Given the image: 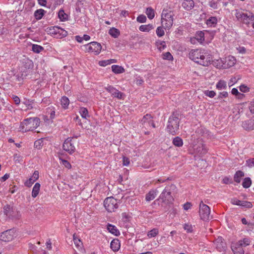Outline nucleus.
Returning <instances> with one entry per match:
<instances>
[{"mask_svg": "<svg viewBox=\"0 0 254 254\" xmlns=\"http://www.w3.org/2000/svg\"><path fill=\"white\" fill-rule=\"evenodd\" d=\"M164 60H171L173 59V56L170 52H166L163 55Z\"/></svg>", "mask_w": 254, "mask_h": 254, "instance_id": "nucleus-50", "label": "nucleus"}, {"mask_svg": "<svg viewBox=\"0 0 254 254\" xmlns=\"http://www.w3.org/2000/svg\"><path fill=\"white\" fill-rule=\"evenodd\" d=\"M224 59V68H228L233 66L236 63V60L234 57L232 56H229Z\"/></svg>", "mask_w": 254, "mask_h": 254, "instance_id": "nucleus-14", "label": "nucleus"}, {"mask_svg": "<svg viewBox=\"0 0 254 254\" xmlns=\"http://www.w3.org/2000/svg\"><path fill=\"white\" fill-rule=\"evenodd\" d=\"M231 249L234 254H244V250L241 243L239 242L235 243H232Z\"/></svg>", "mask_w": 254, "mask_h": 254, "instance_id": "nucleus-15", "label": "nucleus"}, {"mask_svg": "<svg viewBox=\"0 0 254 254\" xmlns=\"http://www.w3.org/2000/svg\"><path fill=\"white\" fill-rule=\"evenodd\" d=\"M173 143L175 146L180 147L183 146V141L181 137L176 136L174 138L173 140Z\"/></svg>", "mask_w": 254, "mask_h": 254, "instance_id": "nucleus-27", "label": "nucleus"}, {"mask_svg": "<svg viewBox=\"0 0 254 254\" xmlns=\"http://www.w3.org/2000/svg\"><path fill=\"white\" fill-rule=\"evenodd\" d=\"M62 163H63V164L67 168H70L71 166L70 165V164L67 161V160H62Z\"/></svg>", "mask_w": 254, "mask_h": 254, "instance_id": "nucleus-58", "label": "nucleus"}, {"mask_svg": "<svg viewBox=\"0 0 254 254\" xmlns=\"http://www.w3.org/2000/svg\"><path fill=\"white\" fill-rule=\"evenodd\" d=\"M252 184L251 180L250 178H246L242 183V186L245 188H248Z\"/></svg>", "mask_w": 254, "mask_h": 254, "instance_id": "nucleus-40", "label": "nucleus"}, {"mask_svg": "<svg viewBox=\"0 0 254 254\" xmlns=\"http://www.w3.org/2000/svg\"><path fill=\"white\" fill-rule=\"evenodd\" d=\"M189 58L194 62L207 66L211 64L212 56L203 50H192L189 53Z\"/></svg>", "mask_w": 254, "mask_h": 254, "instance_id": "nucleus-1", "label": "nucleus"}, {"mask_svg": "<svg viewBox=\"0 0 254 254\" xmlns=\"http://www.w3.org/2000/svg\"><path fill=\"white\" fill-rule=\"evenodd\" d=\"M3 212L4 214L9 218H10L11 216H13V213H14V211L10 205H6L4 206L3 207Z\"/></svg>", "mask_w": 254, "mask_h": 254, "instance_id": "nucleus-21", "label": "nucleus"}, {"mask_svg": "<svg viewBox=\"0 0 254 254\" xmlns=\"http://www.w3.org/2000/svg\"><path fill=\"white\" fill-rule=\"evenodd\" d=\"M41 185L39 183H36L33 188L32 196L35 198L39 194Z\"/></svg>", "mask_w": 254, "mask_h": 254, "instance_id": "nucleus-23", "label": "nucleus"}, {"mask_svg": "<svg viewBox=\"0 0 254 254\" xmlns=\"http://www.w3.org/2000/svg\"><path fill=\"white\" fill-rule=\"evenodd\" d=\"M180 120L174 116H171L168 120L167 127V131L171 134L175 135L177 133L179 130Z\"/></svg>", "mask_w": 254, "mask_h": 254, "instance_id": "nucleus-5", "label": "nucleus"}, {"mask_svg": "<svg viewBox=\"0 0 254 254\" xmlns=\"http://www.w3.org/2000/svg\"><path fill=\"white\" fill-rule=\"evenodd\" d=\"M194 3L193 0H184L182 6L186 10H190L194 7Z\"/></svg>", "mask_w": 254, "mask_h": 254, "instance_id": "nucleus-17", "label": "nucleus"}, {"mask_svg": "<svg viewBox=\"0 0 254 254\" xmlns=\"http://www.w3.org/2000/svg\"><path fill=\"white\" fill-rule=\"evenodd\" d=\"M59 18L62 20H65L67 18V15L66 14L63 10H60L58 13Z\"/></svg>", "mask_w": 254, "mask_h": 254, "instance_id": "nucleus-42", "label": "nucleus"}, {"mask_svg": "<svg viewBox=\"0 0 254 254\" xmlns=\"http://www.w3.org/2000/svg\"><path fill=\"white\" fill-rule=\"evenodd\" d=\"M32 51L36 53H39L44 50V48L40 45L33 44L32 48Z\"/></svg>", "mask_w": 254, "mask_h": 254, "instance_id": "nucleus-38", "label": "nucleus"}, {"mask_svg": "<svg viewBox=\"0 0 254 254\" xmlns=\"http://www.w3.org/2000/svg\"><path fill=\"white\" fill-rule=\"evenodd\" d=\"M228 96V93L226 91L220 92L217 96V99L221 100L223 98H227Z\"/></svg>", "mask_w": 254, "mask_h": 254, "instance_id": "nucleus-44", "label": "nucleus"}, {"mask_svg": "<svg viewBox=\"0 0 254 254\" xmlns=\"http://www.w3.org/2000/svg\"><path fill=\"white\" fill-rule=\"evenodd\" d=\"M191 204L190 202H188L184 204V209L185 210H188L191 208Z\"/></svg>", "mask_w": 254, "mask_h": 254, "instance_id": "nucleus-62", "label": "nucleus"}, {"mask_svg": "<svg viewBox=\"0 0 254 254\" xmlns=\"http://www.w3.org/2000/svg\"><path fill=\"white\" fill-rule=\"evenodd\" d=\"M174 14L171 10L163 9L161 14V25L165 29L169 30L173 24Z\"/></svg>", "mask_w": 254, "mask_h": 254, "instance_id": "nucleus-3", "label": "nucleus"}, {"mask_svg": "<svg viewBox=\"0 0 254 254\" xmlns=\"http://www.w3.org/2000/svg\"><path fill=\"white\" fill-rule=\"evenodd\" d=\"M45 13V10L42 9H38L35 11L34 16L37 19H41Z\"/></svg>", "mask_w": 254, "mask_h": 254, "instance_id": "nucleus-32", "label": "nucleus"}, {"mask_svg": "<svg viewBox=\"0 0 254 254\" xmlns=\"http://www.w3.org/2000/svg\"><path fill=\"white\" fill-rule=\"evenodd\" d=\"M141 122H142V124H144L146 123L150 124V122H152V117L151 115L149 114H146L142 119Z\"/></svg>", "mask_w": 254, "mask_h": 254, "instance_id": "nucleus-39", "label": "nucleus"}, {"mask_svg": "<svg viewBox=\"0 0 254 254\" xmlns=\"http://www.w3.org/2000/svg\"><path fill=\"white\" fill-rule=\"evenodd\" d=\"M13 216H11L10 218L12 219H18L21 217V214L18 211H14V213H13Z\"/></svg>", "mask_w": 254, "mask_h": 254, "instance_id": "nucleus-52", "label": "nucleus"}, {"mask_svg": "<svg viewBox=\"0 0 254 254\" xmlns=\"http://www.w3.org/2000/svg\"><path fill=\"white\" fill-rule=\"evenodd\" d=\"M212 64L215 67L217 68H224L225 64H224V59H215L211 61V64Z\"/></svg>", "mask_w": 254, "mask_h": 254, "instance_id": "nucleus-18", "label": "nucleus"}, {"mask_svg": "<svg viewBox=\"0 0 254 254\" xmlns=\"http://www.w3.org/2000/svg\"><path fill=\"white\" fill-rule=\"evenodd\" d=\"M56 30H57V34L59 35V36H60V38L62 37H64L66 36V35H67V31L59 27L56 28Z\"/></svg>", "mask_w": 254, "mask_h": 254, "instance_id": "nucleus-35", "label": "nucleus"}, {"mask_svg": "<svg viewBox=\"0 0 254 254\" xmlns=\"http://www.w3.org/2000/svg\"><path fill=\"white\" fill-rule=\"evenodd\" d=\"M249 109L251 113L254 114V100L251 102Z\"/></svg>", "mask_w": 254, "mask_h": 254, "instance_id": "nucleus-63", "label": "nucleus"}, {"mask_svg": "<svg viewBox=\"0 0 254 254\" xmlns=\"http://www.w3.org/2000/svg\"><path fill=\"white\" fill-rule=\"evenodd\" d=\"M235 15L239 21L246 24L254 20V15L250 13L248 14L241 11H237Z\"/></svg>", "mask_w": 254, "mask_h": 254, "instance_id": "nucleus-8", "label": "nucleus"}, {"mask_svg": "<svg viewBox=\"0 0 254 254\" xmlns=\"http://www.w3.org/2000/svg\"><path fill=\"white\" fill-rule=\"evenodd\" d=\"M107 229L112 234L115 236H119L120 235V232L116 226L112 224H108L107 225Z\"/></svg>", "mask_w": 254, "mask_h": 254, "instance_id": "nucleus-22", "label": "nucleus"}, {"mask_svg": "<svg viewBox=\"0 0 254 254\" xmlns=\"http://www.w3.org/2000/svg\"><path fill=\"white\" fill-rule=\"evenodd\" d=\"M227 87V83L223 80H219L216 85V88L219 90L226 89Z\"/></svg>", "mask_w": 254, "mask_h": 254, "instance_id": "nucleus-24", "label": "nucleus"}, {"mask_svg": "<svg viewBox=\"0 0 254 254\" xmlns=\"http://www.w3.org/2000/svg\"><path fill=\"white\" fill-rule=\"evenodd\" d=\"M110 247L114 252H117L120 248V242L118 239H113L110 245Z\"/></svg>", "mask_w": 254, "mask_h": 254, "instance_id": "nucleus-20", "label": "nucleus"}, {"mask_svg": "<svg viewBox=\"0 0 254 254\" xmlns=\"http://www.w3.org/2000/svg\"><path fill=\"white\" fill-rule=\"evenodd\" d=\"M231 202V203L233 204H234V205H237L240 206V204H242L241 203V200H238L237 198H233V199H232Z\"/></svg>", "mask_w": 254, "mask_h": 254, "instance_id": "nucleus-55", "label": "nucleus"}, {"mask_svg": "<svg viewBox=\"0 0 254 254\" xmlns=\"http://www.w3.org/2000/svg\"><path fill=\"white\" fill-rule=\"evenodd\" d=\"M155 45L159 51H162L166 47V43L164 41L158 40L156 42Z\"/></svg>", "mask_w": 254, "mask_h": 254, "instance_id": "nucleus-28", "label": "nucleus"}, {"mask_svg": "<svg viewBox=\"0 0 254 254\" xmlns=\"http://www.w3.org/2000/svg\"><path fill=\"white\" fill-rule=\"evenodd\" d=\"M41 142L42 141L40 140L36 141L34 143L35 147L38 149H40L42 146Z\"/></svg>", "mask_w": 254, "mask_h": 254, "instance_id": "nucleus-61", "label": "nucleus"}, {"mask_svg": "<svg viewBox=\"0 0 254 254\" xmlns=\"http://www.w3.org/2000/svg\"><path fill=\"white\" fill-rule=\"evenodd\" d=\"M217 23V19L216 17L211 16L206 21V24L210 27H215Z\"/></svg>", "mask_w": 254, "mask_h": 254, "instance_id": "nucleus-26", "label": "nucleus"}, {"mask_svg": "<svg viewBox=\"0 0 254 254\" xmlns=\"http://www.w3.org/2000/svg\"><path fill=\"white\" fill-rule=\"evenodd\" d=\"M158 192L157 190H150L146 194L145 196V200L147 201H150L154 199Z\"/></svg>", "mask_w": 254, "mask_h": 254, "instance_id": "nucleus-19", "label": "nucleus"}, {"mask_svg": "<svg viewBox=\"0 0 254 254\" xmlns=\"http://www.w3.org/2000/svg\"><path fill=\"white\" fill-rule=\"evenodd\" d=\"M244 176V173L241 171H238L236 172L234 176V181L239 183L241 181L242 177Z\"/></svg>", "mask_w": 254, "mask_h": 254, "instance_id": "nucleus-29", "label": "nucleus"}, {"mask_svg": "<svg viewBox=\"0 0 254 254\" xmlns=\"http://www.w3.org/2000/svg\"><path fill=\"white\" fill-rule=\"evenodd\" d=\"M84 48L85 52L93 53L96 55L99 54L102 49L101 44L96 42H90L84 45Z\"/></svg>", "mask_w": 254, "mask_h": 254, "instance_id": "nucleus-9", "label": "nucleus"}, {"mask_svg": "<svg viewBox=\"0 0 254 254\" xmlns=\"http://www.w3.org/2000/svg\"><path fill=\"white\" fill-rule=\"evenodd\" d=\"M239 243L242 244V246L245 247L248 246L250 244V240L248 238H245L243 240H240L239 241Z\"/></svg>", "mask_w": 254, "mask_h": 254, "instance_id": "nucleus-48", "label": "nucleus"}, {"mask_svg": "<svg viewBox=\"0 0 254 254\" xmlns=\"http://www.w3.org/2000/svg\"><path fill=\"white\" fill-rule=\"evenodd\" d=\"M184 228L188 233H191L193 231L192 225L189 223L185 224L184 225Z\"/></svg>", "mask_w": 254, "mask_h": 254, "instance_id": "nucleus-45", "label": "nucleus"}, {"mask_svg": "<svg viewBox=\"0 0 254 254\" xmlns=\"http://www.w3.org/2000/svg\"><path fill=\"white\" fill-rule=\"evenodd\" d=\"M35 182L39 178V172L38 171H35L32 177L31 178Z\"/></svg>", "mask_w": 254, "mask_h": 254, "instance_id": "nucleus-53", "label": "nucleus"}, {"mask_svg": "<svg viewBox=\"0 0 254 254\" xmlns=\"http://www.w3.org/2000/svg\"><path fill=\"white\" fill-rule=\"evenodd\" d=\"M153 28V27L152 25L151 24H148V25H141L139 29L142 32H149L150 30L152 29Z\"/></svg>", "mask_w": 254, "mask_h": 254, "instance_id": "nucleus-31", "label": "nucleus"}, {"mask_svg": "<svg viewBox=\"0 0 254 254\" xmlns=\"http://www.w3.org/2000/svg\"><path fill=\"white\" fill-rule=\"evenodd\" d=\"M56 28H57V27L55 26L50 28L49 32L51 34L57 35V30H56Z\"/></svg>", "mask_w": 254, "mask_h": 254, "instance_id": "nucleus-60", "label": "nucleus"}, {"mask_svg": "<svg viewBox=\"0 0 254 254\" xmlns=\"http://www.w3.org/2000/svg\"><path fill=\"white\" fill-rule=\"evenodd\" d=\"M112 70L116 74H120L125 72V69L122 66L118 65H113Z\"/></svg>", "mask_w": 254, "mask_h": 254, "instance_id": "nucleus-25", "label": "nucleus"}, {"mask_svg": "<svg viewBox=\"0 0 254 254\" xmlns=\"http://www.w3.org/2000/svg\"><path fill=\"white\" fill-rule=\"evenodd\" d=\"M69 103V101L67 97L64 96L62 98L61 105L64 108L66 109L68 107Z\"/></svg>", "mask_w": 254, "mask_h": 254, "instance_id": "nucleus-36", "label": "nucleus"}, {"mask_svg": "<svg viewBox=\"0 0 254 254\" xmlns=\"http://www.w3.org/2000/svg\"><path fill=\"white\" fill-rule=\"evenodd\" d=\"M145 13L149 19H152L154 17V10L151 7L147 8Z\"/></svg>", "mask_w": 254, "mask_h": 254, "instance_id": "nucleus-33", "label": "nucleus"}, {"mask_svg": "<svg viewBox=\"0 0 254 254\" xmlns=\"http://www.w3.org/2000/svg\"><path fill=\"white\" fill-rule=\"evenodd\" d=\"M193 153L200 157L207 152V149L201 141H198L197 144L193 145Z\"/></svg>", "mask_w": 254, "mask_h": 254, "instance_id": "nucleus-10", "label": "nucleus"}, {"mask_svg": "<svg viewBox=\"0 0 254 254\" xmlns=\"http://www.w3.org/2000/svg\"><path fill=\"white\" fill-rule=\"evenodd\" d=\"M109 61V60H104V61H99V64L102 66H105L107 65L110 64V62Z\"/></svg>", "mask_w": 254, "mask_h": 254, "instance_id": "nucleus-54", "label": "nucleus"}, {"mask_svg": "<svg viewBox=\"0 0 254 254\" xmlns=\"http://www.w3.org/2000/svg\"><path fill=\"white\" fill-rule=\"evenodd\" d=\"M109 33L114 38H117L120 35V32L118 29L113 27L109 30Z\"/></svg>", "mask_w": 254, "mask_h": 254, "instance_id": "nucleus-30", "label": "nucleus"}, {"mask_svg": "<svg viewBox=\"0 0 254 254\" xmlns=\"http://www.w3.org/2000/svg\"><path fill=\"white\" fill-rule=\"evenodd\" d=\"M34 182L32 179L30 178L25 182V185L28 187H30Z\"/></svg>", "mask_w": 254, "mask_h": 254, "instance_id": "nucleus-56", "label": "nucleus"}, {"mask_svg": "<svg viewBox=\"0 0 254 254\" xmlns=\"http://www.w3.org/2000/svg\"><path fill=\"white\" fill-rule=\"evenodd\" d=\"M130 164L129 159L127 157L124 156L123 158V164L124 166H127Z\"/></svg>", "mask_w": 254, "mask_h": 254, "instance_id": "nucleus-51", "label": "nucleus"}, {"mask_svg": "<svg viewBox=\"0 0 254 254\" xmlns=\"http://www.w3.org/2000/svg\"><path fill=\"white\" fill-rule=\"evenodd\" d=\"M39 124L40 120L38 118H28L21 123L20 130L23 132L32 131L36 129Z\"/></svg>", "mask_w": 254, "mask_h": 254, "instance_id": "nucleus-2", "label": "nucleus"}, {"mask_svg": "<svg viewBox=\"0 0 254 254\" xmlns=\"http://www.w3.org/2000/svg\"><path fill=\"white\" fill-rule=\"evenodd\" d=\"M249 88L245 85H242L240 86V90L243 92L248 91Z\"/></svg>", "mask_w": 254, "mask_h": 254, "instance_id": "nucleus-64", "label": "nucleus"}, {"mask_svg": "<svg viewBox=\"0 0 254 254\" xmlns=\"http://www.w3.org/2000/svg\"><path fill=\"white\" fill-rule=\"evenodd\" d=\"M159 231L157 228H154L148 232L147 236L149 238L154 237L158 234Z\"/></svg>", "mask_w": 254, "mask_h": 254, "instance_id": "nucleus-37", "label": "nucleus"}, {"mask_svg": "<svg viewBox=\"0 0 254 254\" xmlns=\"http://www.w3.org/2000/svg\"><path fill=\"white\" fill-rule=\"evenodd\" d=\"M242 204H240V206L245 207L246 208H251L252 207V204L250 202L246 201H241Z\"/></svg>", "mask_w": 254, "mask_h": 254, "instance_id": "nucleus-49", "label": "nucleus"}, {"mask_svg": "<svg viewBox=\"0 0 254 254\" xmlns=\"http://www.w3.org/2000/svg\"><path fill=\"white\" fill-rule=\"evenodd\" d=\"M136 20L139 23H144L146 21V17L144 15L141 14L137 17Z\"/></svg>", "mask_w": 254, "mask_h": 254, "instance_id": "nucleus-47", "label": "nucleus"}, {"mask_svg": "<svg viewBox=\"0 0 254 254\" xmlns=\"http://www.w3.org/2000/svg\"><path fill=\"white\" fill-rule=\"evenodd\" d=\"M105 89L110 93L111 94L112 97L117 98L119 99H122L123 93L116 89L113 86L109 85L106 87Z\"/></svg>", "mask_w": 254, "mask_h": 254, "instance_id": "nucleus-13", "label": "nucleus"}, {"mask_svg": "<svg viewBox=\"0 0 254 254\" xmlns=\"http://www.w3.org/2000/svg\"><path fill=\"white\" fill-rule=\"evenodd\" d=\"M209 5L214 9H216L217 8V3L213 0L209 2Z\"/></svg>", "mask_w": 254, "mask_h": 254, "instance_id": "nucleus-59", "label": "nucleus"}, {"mask_svg": "<svg viewBox=\"0 0 254 254\" xmlns=\"http://www.w3.org/2000/svg\"><path fill=\"white\" fill-rule=\"evenodd\" d=\"M243 127L247 130H252L254 129V117L249 120H248L242 123Z\"/></svg>", "mask_w": 254, "mask_h": 254, "instance_id": "nucleus-16", "label": "nucleus"}, {"mask_svg": "<svg viewBox=\"0 0 254 254\" xmlns=\"http://www.w3.org/2000/svg\"><path fill=\"white\" fill-rule=\"evenodd\" d=\"M175 185L171 184L165 187L162 192L159 196V199L162 200L163 202L168 204L174 201V198L171 195L172 192L176 189Z\"/></svg>", "mask_w": 254, "mask_h": 254, "instance_id": "nucleus-4", "label": "nucleus"}, {"mask_svg": "<svg viewBox=\"0 0 254 254\" xmlns=\"http://www.w3.org/2000/svg\"><path fill=\"white\" fill-rule=\"evenodd\" d=\"M204 93L206 96L210 98H213L216 95L214 91L205 90L204 91Z\"/></svg>", "mask_w": 254, "mask_h": 254, "instance_id": "nucleus-46", "label": "nucleus"}, {"mask_svg": "<svg viewBox=\"0 0 254 254\" xmlns=\"http://www.w3.org/2000/svg\"><path fill=\"white\" fill-rule=\"evenodd\" d=\"M79 113L81 117L85 119H87L89 117L88 112L86 108L84 107L80 108L79 110Z\"/></svg>", "mask_w": 254, "mask_h": 254, "instance_id": "nucleus-34", "label": "nucleus"}, {"mask_svg": "<svg viewBox=\"0 0 254 254\" xmlns=\"http://www.w3.org/2000/svg\"><path fill=\"white\" fill-rule=\"evenodd\" d=\"M210 207L204 204L201 201L199 204V214L200 219L203 221H208L210 219Z\"/></svg>", "mask_w": 254, "mask_h": 254, "instance_id": "nucleus-6", "label": "nucleus"}, {"mask_svg": "<svg viewBox=\"0 0 254 254\" xmlns=\"http://www.w3.org/2000/svg\"><path fill=\"white\" fill-rule=\"evenodd\" d=\"M74 143L75 141L73 140L72 138H67L63 143V149L70 154H72L75 150Z\"/></svg>", "mask_w": 254, "mask_h": 254, "instance_id": "nucleus-11", "label": "nucleus"}, {"mask_svg": "<svg viewBox=\"0 0 254 254\" xmlns=\"http://www.w3.org/2000/svg\"><path fill=\"white\" fill-rule=\"evenodd\" d=\"M106 210L110 212H114L118 207V200L113 197L106 198L104 202Z\"/></svg>", "mask_w": 254, "mask_h": 254, "instance_id": "nucleus-7", "label": "nucleus"}, {"mask_svg": "<svg viewBox=\"0 0 254 254\" xmlns=\"http://www.w3.org/2000/svg\"><path fill=\"white\" fill-rule=\"evenodd\" d=\"M73 242H74V243L75 246L77 248H81L82 246V243L81 242L80 240L79 239H78V238L75 237V236L74 234L73 235Z\"/></svg>", "mask_w": 254, "mask_h": 254, "instance_id": "nucleus-41", "label": "nucleus"}, {"mask_svg": "<svg viewBox=\"0 0 254 254\" xmlns=\"http://www.w3.org/2000/svg\"><path fill=\"white\" fill-rule=\"evenodd\" d=\"M247 164L250 167L254 166V158L249 159L247 161Z\"/></svg>", "mask_w": 254, "mask_h": 254, "instance_id": "nucleus-57", "label": "nucleus"}, {"mask_svg": "<svg viewBox=\"0 0 254 254\" xmlns=\"http://www.w3.org/2000/svg\"><path fill=\"white\" fill-rule=\"evenodd\" d=\"M163 27L162 26L158 27L156 29V34L157 36L159 37H162L164 35V31L163 30Z\"/></svg>", "mask_w": 254, "mask_h": 254, "instance_id": "nucleus-43", "label": "nucleus"}, {"mask_svg": "<svg viewBox=\"0 0 254 254\" xmlns=\"http://www.w3.org/2000/svg\"><path fill=\"white\" fill-rule=\"evenodd\" d=\"M15 237V231L14 229H9L0 235V240L8 242L12 241Z\"/></svg>", "mask_w": 254, "mask_h": 254, "instance_id": "nucleus-12", "label": "nucleus"}]
</instances>
